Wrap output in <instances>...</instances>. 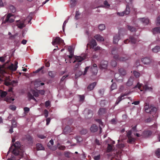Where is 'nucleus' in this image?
I'll return each mask as SVG.
<instances>
[{
	"instance_id": "29",
	"label": "nucleus",
	"mask_w": 160,
	"mask_h": 160,
	"mask_svg": "<svg viewBox=\"0 0 160 160\" xmlns=\"http://www.w3.org/2000/svg\"><path fill=\"white\" fill-rule=\"evenodd\" d=\"M152 32L154 34L160 33V27H156L152 29Z\"/></svg>"
},
{
	"instance_id": "27",
	"label": "nucleus",
	"mask_w": 160,
	"mask_h": 160,
	"mask_svg": "<svg viewBox=\"0 0 160 160\" xmlns=\"http://www.w3.org/2000/svg\"><path fill=\"white\" fill-rule=\"evenodd\" d=\"M106 110L105 108H100L98 111V114L99 115H103L106 113Z\"/></svg>"
},
{
	"instance_id": "10",
	"label": "nucleus",
	"mask_w": 160,
	"mask_h": 160,
	"mask_svg": "<svg viewBox=\"0 0 160 160\" xmlns=\"http://www.w3.org/2000/svg\"><path fill=\"white\" fill-rule=\"evenodd\" d=\"M5 81L4 83L7 86L12 85L13 86H16L17 85L18 82L17 81L13 80L11 81L10 79L6 77L5 78Z\"/></svg>"
},
{
	"instance_id": "2",
	"label": "nucleus",
	"mask_w": 160,
	"mask_h": 160,
	"mask_svg": "<svg viewBox=\"0 0 160 160\" xmlns=\"http://www.w3.org/2000/svg\"><path fill=\"white\" fill-rule=\"evenodd\" d=\"M144 109L146 112L149 113L150 114L152 115L145 120V122H149L153 120H155L158 117V116L156 114L157 108L151 105L150 107L149 104L146 102L144 103Z\"/></svg>"
},
{
	"instance_id": "37",
	"label": "nucleus",
	"mask_w": 160,
	"mask_h": 160,
	"mask_svg": "<svg viewBox=\"0 0 160 160\" xmlns=\"http://www.w3.org/2000/svg\"><path fill=\"white\" fill-rule=\"evenodd\" d=\"M160 50V47L158 46H156L152 49V51L154 52H157Z\"/></svg>"
},
{
	"instance_id": "60",
	"label": "nucleus",
	"mask_w": 160,
	"mask_h": 160,
	"mask_svg": "<svg viewBox=\"0 0 160 160\" xmlns=\"http://www.w3.org/2000/svg\"><path fill=\"white\" fill-rule=\"evenodd\" d=\"M144 134H148V135H150L151 134V132L150 131H145L143 132Z\"/></svg>"
},
{
	"instance_id": "17",
	"label": "nucleus",
	"mask_w": 160,
	"mask_h": 160,
	"mask_svg": "<svg viewBox=\"0 0 160 160\" xmlns=\"http://www.w3.org/2000/svg\"><path fill=\"white\" fill-rule=\"evenodd\" d=\"M129 38L130 39V41L128 39L125 40L124 41V43L127 44L129 42H130L134 44L136 43L137 40L134 37L131 36Z\"/></svg>"
},
{
	"instance_id": "45",
	"label": "nucleus",
	"mask_w": 160,
	"mask_h": 160,
	"mask_svg": "<svg viewBox=\"0 0 160 160\" xmlns=\"http://www.w3.org/2000/svg\"><path fill=\"white\" fill-rule=\"evenodd\" d=\"M68 76V75H64L61 79L60 80V83H61L63 82H64L66 80V78Z\"/></svg>"
},
{
	"instance_id": "26",
	"label": "nucleus",
	"mask_w": 160,
	"mask_h": 160,
	"mask_svg": "<svg viewBox=\"0 0 160 160\" xmlns=\"http://www.w3.org/2000/svg\"><path fill=\"white\" fill-rule=\"evenodd\" d=\"M71 131L70 127L69 126H67L64 128L63 131V133L64 134H66L70 132Z\"/></svg>"
},
{
	"instance_id": "61",
	"label": "nucleus",
	"mask_w": 160,
	"mask_h": 160,
	"mask_svg": "<svg viewBox=\"0 0 160 160\" xmlns=\"http://www.w3.org/2000/svg\"><path fill=\"white\" fill-rule=\"evenodd\" d=\"M44 114L46 118H47L48 117V110H47L46 109H45L44 110Z\"/></svg>"
},
{
	"instance_id": "62",
	"label": "nucleus",
	"mask_w": 160,
	"mask_h": 160,
	"mask_svg": "<svg viewBox=\"0 0 160 160\" xmlns=\"http://www.w3.org/2000/svg\"><path fill=\"white\" fill-rule=\"evenodd\" d=\"M100 159V155H98L97 156H95L94 157L95 160H99Z\"/></svg>"
},
{
	"instance_id": "43",
	"label": "nucleus",
	"mask_w": 160,
	"mask_h": 160,
	"mask_svg": "<svg viewBox=\"0 0 160 160\" xmlns=\"http://www.w3.org/2000/svg\"><path fill=\"white\" fill-rule=\"evenodd\" d=\"M133 74L136 78H138L140 75V73L135 71L133 72Z\"/></svg>"
},
{
	"instance_id": "20",
	"label": "nucleus",
	"mask_w": 160,
	"mask_h": 160,
	"mask_svg": "<svg viewBox=\"0 0 160 160\" xmlns=\"http://www.w3.org/2000/svg\"><path fill=\"white\" fill-rule=\"evenodd\" d=\"M113 39V42L115 44L117 43L119 40L120 39V33L119 32H118V34L114 35Z\"/></svg>"
},
{
	"instance_id": "46",
	"label": "nucleus",
	"mask_w": 160,
	"mask_h": 160,
	"mask_svg": "<svg viewBox=\"0 0 160 160\" xmlns=\"http://www.w3.org/2000/svg\"><path fill=\"white\" fill-rule=\"evenodd\" d=\"M7 94V92L5 91L2 92L0 93V96L1 97H5Z\"/></svg>"
},
{
	"instance_id": "59",
	"label": "nucleus",
	"mask_w": 160,
	"mask_h": 160,
	"mask_svg": "<svg viewBox=\"0 0 160 160\" xmlns=\"http://www.w3.org/2000/svg\"><path fill=\"white\" fill-rule=\"evenodd\" d=\"M9 108L13 111L15 110L16 109V107L14 105H11L9 107Z\"/></svg>"
},
{
	"instance_id": "16",
	"label": "nucleus",
	"mask_w": 160,
	"mask_h": 160,
	"mask_svg": "<svg viewBox=\"0 0 160 160\" xmlns=\"http://www.w3.org/2000/svg\"><path fill=\"white\" fill-rule=\"evenodd\" d=\"M139 23H141L145 25H146L149 23V20L148 18H139L138 19Z\"/></svg>"
},
{
	"instance_id": "25",
	"label": "nucleus",
	"mask_w": 160,
	"mask_h": 160,
	"mask_svg": "<svg viewBox=\"0 0 160 160\" xmlns=\"http://www.w3.org/2000/svg\"><path fill=\"white\" fill-rule=\"evenodd\" d=\"M90 129L91 132H95L98 131V127L96 125L93 124L91 126Z\"/></svg>"
},
{
	"instance_id": "63",
	"label": "nucleus",
	"mask_w": 160,
	"mask_h": 160,
	"mask_svg": "<svg viewBox=\"0 0 160 160\" xmlns=\"http://www.w3.org/2000/svg\"><path fill=\"white\" fill-rule=\"evenodd\" d=\"M60 150H64L65 148V147L64 146H60L58 147Z\"/></svg>"
},
{
	"instance_id": "18",
	"label": "nucleus",
	"mask_w": 160,
	"mask_h": 160,
	"mask_svg": "<svg viewBox=\"0 0 160 160\" xmlns=\"http://www.w3.org/2000/svg\"><path fill=\"white\" fill-rule=\"evenodd\" d=\"M127 95L128 94H121V95L118 98L115 104V105H117L122 100L124 99V97Z\"/></svg>"
},
{
	"instance_id": "30",
	"label": "nucleus",
	"mask_w": 160,
	"mask_h": 160,
	"mask_svg": "<svg viewBox=\"0 0 160 160\" xmlns=\"http://www.w3.org/2000/svg\"><path fill=\"white\" fill-rule=\"evenodd\" d=\"M119 72L120 74V76H125L126 74V71L123 68H120L119 70Z\"/></svg>"
},
{
	"instance_id": "14",
	"label": "nucleus",
	"mask_w": 160,
	"mask_h": 160,
	"mask_svg": "<svg viewBox=\"0 0 160 160\" xmlns=\"http://www.w3.org/2000/svg\"><path fill=\"white\" fill-rule=\"evenodd\" d=\"M141 61L144 64L148 65L151 63L152 59L150 58L146 57L142 58Z\"/></svg>"
},
{
	"instance_id": "24",
	"label": "nucleus",
	"mask_w": 160,
	"mask_h": 160,
	"mask_svg": "<svg viewBox=\"0 0 160 160\" xmlns=\"http://www.w3.org/2000/svg\"><path fill=\"white\" fill-rule=\"evenodd\" d=\"M90 44L92 48L93 49L94 48L95 46H96L97 43L96 40L92 38L91 39L90 41Z\"/></svg>"
},
{
	"instance_id": "56",
	"label": "nucleus",
	"mask_w": 160,
	"mask_h": 160,
	"mask_svg": "<svg viewBox=\"0 0 160 160\" xmlns=\"http://www.w3.org/2000/svg\"><path fill=\"white\" fill-rule=\"evenodd\" d=\"M104 4L105 5V7L107 8H108L110 6V4L108 3L107 1H104Z\"/></svg>"
},
{
	"instance_id": "9",
	"label": "nucleus",
	"mask_w": 160,
	"mask_h": 160,
	"mask_svg": "<svg viewBox=\"0 0 160 160\" xmlns=\"http://www.w3.org/2000/svg\"><path fill=\"white\" fill-rule=\"evenodd\" d=\"M68 49L70 53V55H67L66 56L65 61L68 59L69 60L70 63H71V59L73 57L74 55L73 47L72 46H69L68 47Z\"/></svg>"
},
{
	"instance_id": "12",
	"label": "nucleus",
	"mask_w": 160,
	"mask_h": 160,
	"mask_svg": "<svg viewBox=\"0 0 160 160\" xmlns=\"http://www.w3.org/2000/svg\"><path fill=\"white\" fill-rule=\"evenodd\" d=\"M130 9L128 7V5H127L126 10L121 12H118L117 13V14L120 16H123L125 15H126L129 14L130 12Z\"/></svg>"
},
{
	"instance_id": "3",
	"label": "nucleus",
	"mask_w": 160,
	"mask_h": 160,
	"mask_svg": "<svg viewBox=\"0 0 160 160\" xmlns=\"http://www.w3.org/2000/svg\"><path fill=\"white\" fill-rule=\"evenodd\" d=\"M32 19V17L30 14L26 18L22 17L18 20L16 19V20H15L14 22L13 23L15 26H12V27L14 28V27L17 26L18 28L22 29L25 27L26 24L30 22Z\"/></svg>"
},
{
	"instance_id": "22",
	"label": "nucleus",
	"mask_w": 160,
	"mask_h": 160,
	"mask_svg": "<svg viewBox=\"0 0 160 160\" xmlns=\"http://www.w3.org/2000/svg\"><path fill=\"white\" fill-rule=\"evenodd\" d=\"M97 66L96 64H94L93 66L91 68V71L92 72L93 74L94 75H96L98 72Z\"/></svg>"
},
{
	"instance_id": "23",
	"label": "nucleus",
	"mask_w": 160,
	"mask_h": 160,
	"mask_svg": "<svg viewBox=\"0 0 160 160\" xmlns=\"http://www.w3.org/2000/svg\"><path fill=\"white\" fill-rule=\"evenodd\" d=\"M94 38L98 41L102 42L104 40V38L99 34L96 35L94 36Z\"/></svg>"
},
{
	"instance_id": "11",
	"label": "nucleus",
	"mask_w": 160,
	"mask_h": 160,
	"mask_svg": "<svg viewBox=\"0 0 160 160\" xmlns=\"http://www.w3.org/2000/svg\"><path fill=\"white\" fill-rule=\"evenodd\" d=\"M84 113L85 114V117L87 118H90L92 116V111L89 109H85L84 111Z\"/></svg>"
},
{
	"instance_id": "64",
	"label": "nucleus",
	"mask_w": 160,
	"mask_h": 160,
	"mask_svg": "<svg viewBox=\"0 0 160 160\" xmlns=\"http://www.w3.org/2000/svg\"><path fill=\"white\" fill-rule=\"evenodd\" d=\"M50 105V102L49 101H47L45 102V106L46 107H47Z\"/></svg>"
},
{
	"instance_id": "49",
	"label": "nucleus",
	"mask_w": 160,
	"mask_h": 160,
	"mask_svg": "<svg viewBox=\"0 0 160 160\" xmlns=\"http://www.w3.org/2000/svg\"><path fill=\"white\" fill-rule=\"evenodd\" d=\"M12 128H15L16 127V122L15 120H12Z\"/></svg>"
},
{
	"instance_id": "19",
	"label": "nucleus",
	"mask_w": 160,
	"mask_h": 160,
	"mask_svg": "<svg viewBox=\"0 0 160 160\" xmlns=\"http://www.w3.org/2000/svg\"><path fill=\"white\" fill-rule=\"evenodd\" d=\"M18 62L15 61L14 64H12L11 65L8 66V68L12 71H15L18 67Z\"/></svg>"
},
{
	"instance_id": "21",
	"label": "nucleus",
	"mask_w": 160,
	"mask_h": 160,
	"mask_svg": "<svg viewBox=\"0 0 160 160\" xmlns=\"http://www.w3.org/2000/svg\"><path fill=\"white\" fill-rule=\"evenodd\" d=\"M134 78L132 77H131L128 79L126 83V85L128 87H130L133 85V83Z\"/></svg>"
},
{
	"instance_id": "47",
	"label": "nucleus",
	"mask_w": 160,
	"mask_h": 160,
	"mask_svg": "<svg viewBox=\"0 0 160 160\" xmlns=\"http://www.w3.org/2000/svg\"><path fill=\"white\" fill-rule=\"evenodd\" d=\"M93 49H94V50L95 51H97L98 50H104V49H102V48L99 46H97L96 47H94V48H93Z\"/></svg>"
},
{
	"instance_id": "51",
	"label": "nucleus",
	"mask_w": 160,
	"mask_h": 160,
	"mask_svg": "<svg viewBox=\"0 0 160 160\" xmlns=\"http://www.w3.org/2000/svg\"><path fill=\"white\" fill-rule=\"evenodd\" d=\"M156 24L158 26L160 25V16H158L157 19Z\"/></svg>"
},
{
	"instance_id": "50",
	"label": "nucleus",
	"mask_w": 160,
	"mask_h": 160,
	"mask_svg": "<svg viewBox=\"0 0 160 160\" xmlns=\"http://www.w3.org/2000/svg\"><path fill=\"white\" fill-rule=\"evenodd\" d=\"M117 87L116 84L115 83H113L112 84L111 86V88L112 90L115 89Z\"/></svg>"
},
{
	"instance_id": "8",
	"label": "nucleus",
	"mask_w": 160,
	"mask_h": 160,
	"mask_svg": "<svg viewBox=\"0 0 160 160\" xmlns=\"http://www.w3.org/2000/svg\"><path fill=\"white\" fill-rule=\"evenodd\" d=\"M14 18L15 20H16V18H14L12 15L10 13H9L6 16L5 20L2 22V24L6 23L8 22H12L14 21Z\"/></svg>"
},
{
	"instance_id": "34",
	"label": "nucleus",
	"mask_w": 160,
	"mask_h": 160,
	"mask_svg": "<svg viewBox=\"0 0 160 160\" xmlns=\"http://www.w3.org/2000/svg\"><path fill=\"white\" fill-rule=\"evenodd\" d=\"M96 82H93L90 84L88 87V89L90 90H92L94 88V87L96 85Z\"/></svg>"
},
{
	"instance_id": "40",
	"label": "nucleus",
	"mask_w": 160,
	"mask_h": 160,
	"mask_svg": "<svg viewBox=\"0 0 160 160\" xmlns=\"http://www.w3.org/2000/svg\"><path fill=\"white\" fill-rule=\"evenodd\" d=\"M113 149L112 146L110 144H108V147L107 148V151L108 152H109L112 151Z\"/></svg>"
},
{
	"instance_id": "44",
	"label": "nucleus",
	"mask_w": 160,
	"mask_h": 160,
	"mask_svg": "<svg viewBox=\"0 0 160 160\" xmlns=\"http://www.w3.org/2000/svg\"><path fill=\"white\" fill-rule=\"evenodd\" d=\"M31 92L33 94V95L34 96H35V97H38V93H39L38 92H37L35 91L34 90H32V91H31Z\"/></svg>"
},
{
	"instance_id": "58",
	"label": "nucleus",
	"mask_w": 160,
	"mask_h": 160,
	"mask_svg": "<svg viewBox=\"0 0 160 160\" xmlns=\"http://www.w3.org/2000/svg\"><path fill=\"white\" fill-rule=\"evenodd\" d=\"M38 137L41 139H43L44 138L46 137V136H44V135L42 134H38Z\"/></svg>"
},
{
	"instance_id": "53",
	"label": "nucleus",
	"mask_w": 160,
	"mask_h": 160,
	"mask_svg": "<svg viewBox=\"0 0 160 160\" xmlns=\"http://www.w3.org/2000/svg\"><path fill=\"white\" fill-rule=\"evenodd\" d=\"M79 97L80 98V102H83L84 99V97L83 95H79Z\"/></svg>"
},
{
	"instance_id": "13",
	"label": "nucleus",
	"mask_w": 160,
	"mask_h": 160,
	"mask_svg": "<svg viewBox=\"0 0 160 160\" xmlns=\"http://www.w3.org/2000/svg\"><path fill=\"white\" fill-rule=\"evenodd\" d=\"M131 133V131H129L127 133V136L128 138V142L129 143H133L135 141V139L132 137Z\"/></svg>"
},
{
	"instance_id": "35",
	"label": "nucleus",
	"mask_w": 160,
	"mask_h": 160,
	"mask_svg": "<svg viewBox=\"0 0 160 160\" xmlns=\"http://www.w3.org/2000/svg\"><path fill=\"white\" fill-rule=\"evenodd\" d=\"M70 5L71 7H74L76 4V0H69Z\"/></svg>"
},
{
	"instance_id": "52",
	"label": "nucleus",
	"mask_w": 160,
	"mask_h": 160,
	"mask_svg": "<svg viewBox=\"0 0 160 160\" xmlns=\"http://www.w3.org/2000/svg\"><path fill=\"white\" fill-rule=\"evenodd\" d=\"M82 74V72L80 71L77 72H76L75 74V75L76 77H78L80 76V75Z\"/></svg>"
},
{
	"instance_id": "6",
	"label": "nucleus",
	"mask_w": 160,
	"mask_h": 160,
	"mask_svg": "<svg viewBox=\"0 0 160 160\" xmlns=\"http://www.w3.org/2000/svg\"><path fill=\"white\" fill-rule=\"evenodd\" d=\"M86 58V56H76L74 58L75 60L73 61V63L77 62V63L75 65L74 68H77L81 64V62L85 59Z\"/></svg>"
},
{
	"instance_id": "48",
	"label": "nucleus",
	"mask_w": 160,
	"mask_h": 160,
	"mask_svg": "<svg viewBox=\"0 0 160 160\" xmlns=\"http://www.w3.org/2000/svg\"><path fill=\"white\" fill-rule=\"evenodd\" d=\"M119 74L118 73H116L115 74V78L118 80H120L121 79V78L120 76H119L118 77Z\"/></svg>"
},
{
	"instance_id": "7",
	"label": "nucleus",
	"mask_w": 160,
	"mask_h": 160,
	"mask_svg": "<svg viewBox=\"0 0 160 160\" xmlns=\"http://www.w3.org/2000/svg\"><path fill=\"white\" fill-rule=\"evenodd\" d=\"M52 43L53 46H55L57 44H60L63 46L65 44L63 40L59 37H57L55 38H53Z\"/></svg>"
},
{
	"instance_id": "54",
	"label": "nucleus",
	"mask_w": 160,
	"mask_h": 160,
	"mask_svg": "<svg viewBox=\"0 0 160 160\" xmlns=\"http://www.w3.org/2000/svg\"><path fill=\"white\" fill-rule=\"evenodd\" d=\"M80 13L78 11H76V15L75 16V18L76 19H78L79 17L78 16L80 15Z\"/></svg>"
},
{
	"instance_id": "57",
	"label": "nucleus",
	"mask_w": 160,
	"mask_h": 160,
	"mask_svg": "<svg viewBox=\"0 0 160 160\" xmlns=\"http://www.w3.org/2000/svg\"><path fill=\"white\" fill-rule=\"evenodd\" d=\"M87 132V131L86 129H82L80 131V133L82 134H86Z\"/></svg>"
},
{
	"instance_id": "41",
	"label": "nucleus",
	"mask_w": 160,
	"mask_h": 160,
	"mask_svg": "<svg viewBox=\"0 0 160 160\" xmlns=\"http://www.w3.org/2000/svg\"><path fill=\"white\" fill-rule=\"evenodd\" d=\"M155 154L157 157L160 158V149L158 148L156 151Z\"/></svg>"
},
{
	"instance_id": "5",
	"label": "nucleus",
	"mask_w": 160,
	"mask_h": 160,
	"mask_svg": "<svg viewBox=\"0 0 160 160\" xmlns=\"http://www.w3.org/2000/svg\"><path fill=\"white\" fill-rule=\"evenodd\" d=\"M134 88H138L141 91L143 90L145 91H151L152 90L151 87L149 86L148 83H146L144 86H142V84L138 82L137 85H135Z\"/></svg>"
},
{
	"instance_id": "39",
	"label": "nucleus",
	"mask_w": 160,
	"mask_h": 160,
	"mask_svg": "<svg viewBox=\"0 0 160 160\" xmlns=\"http://www.w3.org/2000/svg\"><path fill=\"white\" fill-rule=\"evenodd\" d=\"M98 28L101 31L104 30L105 28V26L103 24H100L98 26Z\"/></svg>"
},
{
	"instance_id": "38",
	"label": "nucleus",
	"mask_w": 160,
	"mask_h": 160,
	"mask_svg": "<svg viewBox=\"0 0 160 160\" xmlns=\"http://www.w3.org/2000/svg\"><path fill=\"white\" fill-rule=\"evenodd\" d=\"M127 28L130 31L133 32H135L136 30V29L133 27H132V26H130L129 25H128L127 26Z\"/></svg>"
},
{
	"instance_id": "36",
	"label": "nucleus",
	"mask_w": 160,
	"mask_h": 160,
	"mask_svg": "<svg viewBox=\"0 0 160 160\" xmlns=\"http://www.w3.org/2000/svg\"><path fill=\"white\" fill-rule=\"evenodd\" d=\"M32 94L31 92H29L28 93V98L29 100L33 99L34 100L36 101V100L35 98L33 97V95H32Z\"/></svg>"
},
{
	"instance_id": "4",
	"label": "nucleus",
	"mask_w": 160,
	"mask_h": 160,
	"mask_svg": "<svg viewBox=\"0 0 160 160\" xmlns=\"http://www.w3.org/2000/svg\"><path fill=\"white\" fill-rule=\"evenodd\" d=\"M117 52V50L116 48H113L112 51V53L113 55H114L113 56V59L112 60L111 64L112 66L113 67H115L117 64V62L116 61L119 60L120 61H125L128 60L129 57L128 56L125 57H122L118 58V55L116 54Z\"/></svg>"
},
{
	"instance_id": "42",
	"label": "nucleus",
	"mask_w": 160,
	"mask_h": 160,
	"mask_svg": "<svg viewBox=\"0 0 160 160\" xmlns=\"http://www.w3.org/2000/svg\"><path fill=\"white\" fill-rule=\"evenodd\" d=\"M71 153L69 152H65L64 154L66 157L69 158L70 157V155Z\"/></svg>"
},
{
	"instance_id": "1",
	"label": "nucleus",
	"mask_w": 160,
	"mask_h": 160,
	"mask_svg": "<svg viewBox=\"0 0 160 160\" xmlns=\"http://www.w3.org/2000/svg\"><path fill=\"white\" fill-rule=\"evenodd\" d=\"M14 148L12 146L9 148V150L7 152L8 154L9 152H11L13 154L8 160H19L22 158L23 155L24 151L23 149L22 146H21L19 142H17L14 145Z\"/></svg>"
},
{
	"instance_id": "55",
	"label": "nucleus",
	"mask_w": 160,
	"mask_h": 160,
	"mask_svg": "<svg viewBox=\"0 0 160 160\" xmlns=\"http://www.w3.org/2000/svg\"><path fill=\"white\" fill-rule=\"evenodd\" d=\"M68 22V20H66L64 22V23H63V26H62V29H63V32H64V31L65 27L66 24Z\"/></svg>"
},
{
	"instance_id": "33",
	"label": "nucleus",
	"mask_w": 160,
	"mask_h": 160,
	"mask_svg": "<svg viewBox=\"0 0 160 160\" xmlns=\"http://www.w3.org/2000/svg\"><path fill=\"white\" fill-rule=\"evenodd\" d=\"M36 148L38 150H42L44 149V148L40 143H38L37 144Z\"/></svg>"
},
{
	"instance_id": "31",
	"label": "nucleus",
	"mask_w": 160,
	"mask_h": 160,
	"mask_svg": "<svg viewBox=\"0 0 160 160\" xmlns=\"http://www.w3.org/2000/svg\"><path fill=\"white\" fill-rule=\"evenodd\" d=\"M9 11L10 12L14 13L16 11V9L13 6L10 5L9 6Z\"/></svg>"
},
{
	"instance_id": "28",
	"label": "nucleus",
	"mask_w": 160,
	"mask_h": 160,
	"mask_svg": "<svg viewBox=\"0 0 160 160\" xmlns=\"http://www.w3.org/2000/svg\"><path fill=\"white\" fill-rule=\"evenodd\" d=\"M96 121L99 124V128L100 129V133L102 132V127H103V124L101 120L100 119H96Z\"/></svg>"
},
{
	"instance_id": "15",
	"label": "nucleus",
	"mask_w": 160,
	"mask_h": 160,
	"mask_svg": "<svg viewBox=\"0 0 160 160\" xmlns=\"http://www.w3.org/2000/svg\"><path fill=\"white\" fill-rule=\"evenodd\" d=\"M108 65V62L106 61L103 60L101 62L100 68L101 69H105L107 68Z\"/></svg>"
},
{
	"instance_id": "32",
	"label": "nucleus",
	"mask_w": 160,
	"mask_h": 160,
	"mask_svg": "<svg viewBox=\"0 0 160 160\" xmlns=\"http://www.w3.org/2000/svg\"><path fill=\"white\" fill-rule=\"evenodd\" d=\"M56 72L55 71H50L48 72V75L51 78H53L56 75Z\"/></svg>"
}]
</instances>
